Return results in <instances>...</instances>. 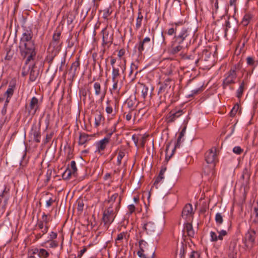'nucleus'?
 <instances>
[{"instance_id":"nucleus-1","label":"nucleus","mask_w":258,"mask_h":258,"mask_svg":"<svg viewBox=\"0 0 258 258\" xmlns=\"http://www.w3.org/2000/svg\"><path fill=\"white\" fill-rule=\"evenodd\" d=\"M33 32L30 28H23V32L19 44L20 53L23 58H26L25 64L33 60L36 55L35 41L33 40Z\"/></svg>"},{"instance_id":"nucleus-2","label":"nucleus","mask_w":258,"mask_h":258,"mask_svg":"<svg viewBox=\"0 0 258 258\" xmlns=\"http://www.w3.org/2000/svg\"><path fill=\"white\" fill-rule=\"evenodd\" d=\"M196 31L197 29L183 27L178 34L175 35L173 39H175L177 43H184L185 45L187 46L188 42L190 41Z\"/></svg>"},{"instance_id":"nucleus-3","label":"nucleus","mask_w":258,"mask_h":258,"mask_svg":"<svg viewBox=\"0 0 258 258\" xmlns=\"http://www.w3.org/2000/svg\"><path fill=\"white\" fill-rule=\"evenodd\" d=\"M140 250L137 254L141 258H154L155 252V246L152 244H149L144 240H141L139 242Z\"/></svg>"},{"instance_id":"nucleus-4","label":"nucleus","mask_w":258,"mask_h":258,"mask_svg":"<svg viewBox=\"0 0 258 258\" xmlns=\"http://www.w3.org/2000/svg\"><path fill=\"white\" fill-rule=\"evenodd\" d=\"M121 200V198L119 196L118 206L116 207L115 211L111 205L104 211L102 220L105 225H109L114 221L116 216V213L119 210Z\"/></svg>"},{"instance_id":"nucleus-5","label":"nucleus","mask_w":258,"mask_h":258,"mask_svg":"<svg viewBox=\"0 0 258 258\" xmlns=\"http://www.w3.org/2000/svg\"><path fill=\"white\" fill-rule=\"evenodd\" d=\"M236 69L237 67L235 66L225 75V78L223 79L222 84L224 89H225L228 86L235 83V80L237 77Z\"/></svg>"},{"instance_id":"nucleus-6","label":"nucleus","mask_w":258,"mask_h":258,"mask_svg":"<svg viewBox=\"0 0 258 258\" xmlns=\"http://www.w3.org/2000/svg\"><path fill=\"white\" fill-rule=\"evenodd\" d=\"M174 86V81L171 79L168 78L164 80L163 83L160 84L158 93L159 94L163 93H170L173 91Z\"/></svg>"},{"instance_id":"nucleus-7","label":"nucleus","mask_w":258,"mask_h":258,"mask_svg":"<svg viewBox=\"0 0 258 258\" xmlns=\"http://www.w3.org/2000/svg\"><path fill=\"white\" fill-rule=\"evenodd\" d=\"M224 26V35L226 37L228 33L235 34L238 30L237 23L235 20L230 21V19L225 21Z\"/></svg>"},{"instance_id":"nucleus-8","label":"nucleus","mask_w":258,"mask_h":258,"mask_svg":"<svg viewBox=\"0 0 258 258\" xmlns=\"http://www.w3.org/2000/svg\"><path fill=\"white\" fill-rule=\"evenodd\" d=\"M256 232L253 229H249L244 237L245 246L247 249H251L254 243Z\"/></svg>"},{"instance_id":"nucleus-9","label":"nucleus","mask_w":258,"mask_h":258,"mask_svg":"<svg viewBox=\"0 0 258 258\" xmlns=\"http://www.w3.org/2000/svg\"><path fill=\"white\" fill-rule=\"evenodd\" d=\"M183 113L182 109H173L166 115L165 121L167 123H172Z\"/></svg>"},{"instance_id":"nucleus-10","label":"nucleus","mask_w":258,"mask_h":258,"mask_svg":"<svg viewBox=\"0 0 258 258\" xmlns=\"http://www.w3.org/2000/svg\"><path fill=\"white\" fill-rule=\"evenodd\" d=\"M101 33L102 34V45L103 46L107 44L110 45L113 40V33L108 31L107 29V27L102 29Z\"/></svg>"},{"instance_id":"nucleus-11","label":"nucleus","mask_w":258,"mask_h":258,"mask_svg":"<svg viewBox=\"0 0 258 258\" xmlns=\"http://www.w3.org/2000/svg\"><path fill=\"white\" fill-rule=\"evenodd\" d=\"M123 60V63L120 62L118 65L117 67H113L112 73V80H118V78L120 77V74L119 73V69L120 68L122 73H124L126 69V59L124 58H122Z\"/></svg>"},{"instance_id":"nucleus-12","label":"nucleus","mask_w":258,"mask_h":258,"mask_svg":"<svg viewBox=\"0 0 258 258\" xmlns=\"http://www.w3.org/2000/svg\"><path fill=\"white\" fill-rule=\"evenodd\" d=\"M194 214L191 204H187L182 210L181 216L186 221H190L193 218Z\"/></svg>"},{"instance_id":"nucleus-13","label":"nucleus","mask_w":258,"mask_h":258,"mask_svg":"<svg viewBox=\"0 0 258 258\" xmlns=\"http://www.w3.org/2000/svg\"><path fill=\"white\" fill-rule=\"evenodd\" d=\"M216 151L217 149L215 148L214 151H213V149H211L206 152L205 154V161L208 164H215V162L217 160Z\"/></svg>"},{"instance_id":"nucleus-14","label":"nucleus","mask_w":258,"mask_h":258,"mask_svg":"<svg viewBox=\"0 0 258 258\" xmlns=\"http://www.w3.org/2000/svg\"><path fill=\"white\" fill-rule=\"evenodd\" d=\"M39 109L38 99L36 97H33L31 99L29 106H28V114L33 116L35 115L37 111Z\"/></svg>"},{"instance_id":"nucleus-15","label":"nucleus","mask_w":258,"mask_h":258,"mask_svg":"<svg viewBox=\"0 0 258 258\" xmlns=\"http://www.w3.org/2000/svg\"><path fill=\"white\" fill-rule=\"evenodd\" d=\"M184 43H177L175 42V40L171 42L170 47L168 48V53L172 55L177 54L183 48L186 47Z\"/></svg>"},{"instance_id":"nucleus-16","label":"nucleus","mask_w":258,"mask_h":258,"mask_svg":"<svg viewBox=\"0 0 258 258\" xmlns=\"http://www.w3.org/2000/svg\"><path fill=\"white\" fill-rule=\"evenodd\" d=\"M30 135L33 141L36 143H40L41 138L40 126H38L35 123L33 124Z\"/></svg>"},{"instance_id":"nucleus-17","label":"nucleus","mask_w":258,"mask_h":258,"mask_svg":"<svg viewBox=\"0 0 258 258\" xmlns=\"http://www.w3.org/2000/svg\"><path fill=\"white\" fill-rule=\"evenodd\" d=\"M151 39L149 37H145L143 40L139 43L138 50L140 54L146 50L148 51L151 47Z\"/></svg>"},{"instance_id":"nucleus-18","label":"nucleus","mask_w":258,"mask_h":258,"mask_svg":"<svg viewBox=\"0 0 258 258\" xmlns=\"http://www.w3.org/2000/svg\"><path fill=\"white\" fill-rule=\"evenodd\" d=\"M80 62L79 57L76 58V60L74 62L69 70V75L70 76V80L73 81L77 76V71L80 68Z\"/></svg>"},{"instance_id":"nucleus-19","label":"nucleus","mask_w":258,"mask_h":258,"mask_svg":"<svg viewBox=\"0 0 258 258\" xmlns=\"http://www.w3.org/2000/svg\"><path fill=\"white\" fill-rule=\"evenodd\" d=\"M219 235L213 231L210 232L211 241L213 242L217 241L218 240H222L223 239V236L227 234V232L226 230H221L218 231Z\"/></svg>"},{"instance_id":"nucleus-20","label":"nucleus","mask_w":258,"mask_h":258,"mask_svg":"<svg viewBox=\"0 0 258 258\" xmlns=\"http://www.w3.org/2000/svg\"><path fill=\"white\" fill-rule=\"evenodd\" d=\"M108 138H104L102 140H100L96 143L97 149L95 152L100 153L101 151H103L106 148L107 145L109 143Z\"/></svg>"},{"instance_id":"nucleus-21","label":"nucleus","mask_w":258,"mask_h":258,"mask_svg":"<svg viewBox=\"0 0 258 258\" xmlns=\"http://www.w3.org/2000/svg\"><path fill=\"white\" fill-rule=\"evenodd\" d=\"M141 87L142 88L141 92L142 97L144 99H146L148 97H149L150 98H151L153 88H151L150 90H149V87L143 84H141Z\"/></svg>"},{"instance_id":"nucleus-22","label":"nucleus","mask_w":258,"mask_h":258,"mask_svg":"<svg viewBox=\"0 0 258 258\" xmlns=\"http://www.w3.org/2000/svg\"><path fill=\"white\" fill-rule=\"evenodd\" d=\"M143 229L146 231L147 234H151L155 231L156 225L154 222L149 221L144 224Z\"/></svg>"},{"instance_id":"nucleus-23","label":"nucleus","mask_w":258,"mask_h":258,"mask_svg":"<svg viewBox=\"0 0 258 258\" xmlns=\"http://www.w3.org/2000/svg\"><path fill=\"white\" fill-rule=\"evenodd\" d=\"M155 43L160 45L162 47H165L167 45L164 32L162 31L160 34L157 35L155 38Z\"/></svg>"},{"instance_id":"nucleus-24","label":"nucleus","mask_w":258,"mask_h":258,"mask_svg":"<svg viewBox=\"0 0 258 258\" xmlns=\"http://www.w3.org/2000/svg\"><path fill=\"white\" fill-rule=\"evenodd\" d=\"M50 215H46L45 213H43L42 216V222L44 223V228L41 231V232L43 234H46L48 230L49 225L48 223L51 219L50 218Z\"/></svg>"},{"instance_id":"nucleus-25","label":"nucleus","mask_w":258,"mask_h":258,"mask_svg":"<svg viewBox=\"0 0 258 258\" xmlns=\"http://www.w3.org/2000/svg\"><path fill=\"white\" fill-rule=\"evenodd\" d=\"M39 74V71L38 70L35 66V64H34L31 67V69L30 72V76L29 80L31 82L35 81L37 78H38Z\"/></svg>"},{"instance_id":"nucleus-26","label":"nucleus","mask_w":258,"mask_h":258,"mask_svg":"<svg viewBox=\"0 0 258 258\" xmlns=\"http://www.w3.org/2000/svg\"><path fill=\"white\" fill-rule=\"evenodd\" d=\"M247 66L252 69V72L258 66V59H255L254 57L248 56L246 58Z\"/></svg>"},{"instance_id":"nucleus-27","label":"nucleus","mask_w":258,"mask_h":258,"mask_svg":"<svg viewBox=\"0 0 258 258\" xmlns=\"http://www.w3.org/2000/svg\"><path fill=\"white\" fill-rule=\"evenodd\" d=\"M183 231H185L189 237H193L195 233L193 230L192 225L189 222V221H187V222L184 224Z\"/></svg>"},{"instance_id":"nucleus-28","label":"nucleus","mask_w":258,"mask_h":258,"mask_svg":"<svg viewBox=\"0 0 258 258\" xmlns=\"http://www.w3.org/2000/svg\"><path fill=\"white\" fill-rule=\"evenodd\" d=\"M236 243L235 242H231L229 245L228 257H236L237 250L236 249Z\"/></svg>"},{"instance_id":"nucleus-29","label":"nucleus","mask_w":258,"mask_h":258,"mask_svg":"<svg viewBox=\"0 0 258 258\" xmlns=\"http://www.w3.org/2000/svg\"><path fill=\"white\" fill-rule=\"evenodd\" d=\"M16 88V84L15 83H10L8 86V88L6 92L5 93V96L7 98H11L14 94V90Z\"/></svg>"},{"instance_id":"nucleus-30","label":"nucleus","mask_w":258,"mask_h":258,"mask_svg":"<svg viewBox=\"0 0 258 258\" xmlns=\"http://www.w3.org/2000/svg\"><path fill=\"white\" fill-rule=\"evenodd\" d=\"M136 102L137 101L135 97H130L126 99L125 104L127 105L128 108L133 110L136 107Z\"/></svg>"},{"instance_id":"nucleus-31","label":"nucleus","mask_w":258,"mask_h":258,"mask_svg":"<svg viewBox=\"0 0 258 258\" xmlns=\"http://www.w3.org/2000/svg\"><path fill=\"white\" fill-rule=\"evenodd\" d=\"M252 18H253V15L250 12L245 13V14L244 15V16L242 20L241 24L244 26H247L248 25V24L249 23L250 21L252 19Z\"/></svg>"},{"instance_id":"nucleus-32","label":"nucleus","mask_w":258,"mask_h":258,"mask_svg":"<svg viewBox=\"0 0 258 258\" xmlns=\"http://www.w3.org/2000/svg\"><path fill=\"white\" fill-rule=\"evenodd\" d=\"M104 117L100 112H96L95 114V127L99 126L102 121L104 120Z\"/></svg>"},{"instance_id":"nucleus-33","label":"nucleus","mask_w":258,"mask_h":258,"mask_svg":"<svg viewBox=\"0 0 258 258\" xmlns=\"http://www.w3.org/2000/svg\"><path fill=\"white\" fill-rule=\"evenodd\" d=\"M36 251H37L36 255L38 256V258H47L49 256L48 252L45 249H36L34 251L36 252Z\"/></svg>"},{"instance_id":"nucleus-34","label":"nucleus","mask_w":258,"mask_h":258,"mask_svg":"<svg viewBox=\"0 0 258 258\" xmlns=\"http://www.w3.org/2000/svg\"><path fill=\"white\" fill-rule=\"evenodd\" d=\"M61 32L59 31H56L54 33L52 37V42L51 43V45H52L54 47H56L59 42Z\"/></svg>"},{"instance_id":"nucleus-35","label":"nucleus","mask_w":258,"mask_h":258,"mask_svg":"<svg viewBox=\"0 0 258 258\" xmlns=\"http://www.w3.org/2000/svg\"><path fill=\"white\" fill-rule=\"evenodd\" d=\"M89 140L90 139L88 135L85 133H81L79 136V145H83Z\"/></svg>"},{"instance_id":"nucleus-36","label":"nucleus","mask_w":258,"mask_h":258,"mask_svg":"<svg viewBox=\"0 0 258 258\" xmlns=\"http://www.w3.org/2000/svg\"><path fill=\"white\" fill-rule=\"evenodd\" d=\"M143 19V16L142 14L141 10L140 9L138 13V17L136 19V29L138 30L142 25V21Z\"/></svg>"},{"instance_id":"nucleus-37","label":"nucleus","mask_w":258,"mask_h":258,"mask_svg":"<svg viewBox=\"0 0 258 258\" xmlns=\"http://www.w3.org/2000/svg\"><path fill=\"white\" fill-rule=\"evenodd\" d=\"M43 246L49 248H56L58 245V242L56 240H48L44 243Z\"/></svg>"},{"instance_id":"nucleus-38","label":"nucleus","mask_w":258,"mask_h":258,"mask_svg":"<svg viewBox=\"0 0 258 258\" xmlns=\"http://www.w3.org/2000/svg\"><path fill=\"white\" fill-rule=\"evenodd\" d=\"M245 85V83L244 82V81L243 80L240 83L239 87L236 91V97L238 98H240L242 97L243 91H244Z\"/></svg>"},{"instance_id":"nucleus-39","label":"nucleus","mask_w":258,"mask_h":258,"mask_svg":"<svg viewBox=\"0 0 258 258\" xmlns=\"http://www.w3.org/2000/svg\"><path fill=\"white\" fill-rule=\"evenodd\" d=\"M250 177V173L248 170L247 169L245 168L243 171L242 174L241 175V178H242L243 180H245V183L247 184L248 183L249 179Z\"/></svg>"},{"instance_id":"nucleus-40","label":"nucleus","mask_w":258,"mask_h":258,"mask_svg":"<svg viewBox=\"0 0 258 258\" xmlns=\"http://www.w3.org/2000/svg\"><path fill=\"white\" fill-rule=\"evenodd\" d=\"M130 234L127 232H121L117 235V236L115 239V243L117 244L118 241H120L123 238L127 240L129 238Z\"/></svg>"},{"instance_id":"nucleus-41","label":"nucleus","mask_w":258,"mask_h":258,"mask_svg":"<svg viewBox=\"0 0 258 258\" xmlns=\"http://www.w3.org/2000/svg\"><path fill=\"white\" fill-rule=\"evenodd\" d=\"M68 167H69L70 169H71V172H72L73 175L76 177L77 176V172L78 170L76 162L75 161H72L70 165H68Z\"/></svg>"},{"instance_id":"nucleus-42","label":"nucleus","mask_w":258,"mask_h":258,"mask_svg":"<svg viewBox=\"0 0 258 258\" xmlns=\"http://www.w3.org/2000/svg\"><path fill=\"white\" fill-rule=\"evenodd\" d=\"M215 221L216 224L218 226L221 225L223 222V217L222 214L220 213H217L215 215Z\"/></svg>"},{"instance_id":"nucleus-43","label":"nucleus","mask_w":258,"mask_h":258,"mask_svg":"<svg viewBox=\"0 0 258 258\" xmlns=\"http://www.w3.org/2000/svg\"><path fill=\"white\" fill-rule=\"evenodd\" d=\"M95 93L96 96L101 94V85L99 82H95L93 85Z\"/></svg>"},{"instance_id":"nucleus-44","label":"nucleus","mask_w":258,"mask_h":258,"mask_svg":"<svg viewBox=\"0 0 258 258\" xmlns=\"http://www.w3.org/2000/svg\"><path fill=\"white\" fill-rule=\"evenodd\" d=\"M72 175H73V173L71 172V169H70L69 167H68L67 169L62 174V177L63 179L68 180L70 179Z\"/></svg>"},{"instance_id":"nucleus-45","label":"nucleus","mask_w":258,"mask_h":258,"mask_svg":"<svg viewBox=\"0 0 258 258\" xmlns=\"http://www.w3.org/2000/svg\"><path fill=\"white\" fill-rule=\"evenodd\" d=\"M107 106L105 110L108 114H111L113 112V109L111 104H113L110 100H107L106 102Z\"/></svg>"},{"instance_id":"nucleus-46","label":"nucleus","mask_w":258,"mask_h":258,"mask_svg":"<svg viewBox=\"0 0 258 258\" xmlns=\"http://www.w3.org/2000/svg\"><path fill=\"white\" fill-rule=\"evenodd\" d=\"M239 107H240L238 103L235 104L230 112V116H235V115L236 114V113L238 111Z\"/></svg>"},{"instance_id":"nucleus-47","label":"nucleus","mask_w":258,"mask_h":258,"mask_svg":"<svg viewBox=\"0 0 258 258\" xmlns=\"http://www.w3.org/2000/svg\"><path fill=\"white\" fill-rule=\"evenodd\" d=\"M14 52L11 50V49H7V54L5 57V59L7 60H10L12 59L13 56Z\"/></svg>"},{"instance_id":"nucleus-48","label":"nucleus","mask_w":258,"mask_h":258,"mask_svg":"<svg viewBox=\"0 0 258 258\" xmlns=\"http://www.w3.org/2000/svg\"><path fill=\"white\" fill-rule=\"evenodd\" d=\"M253 212L255 214V218L252 221V223L258 224V205L253 208Z\"/></svg>"},{"instance_id":"nucleus-49","label":"nucleus","mask_w":258,"mask_h":258,"mask_svg":"<svg viewBox=\"0 0 258 258\" xmlns=\"http://www.w3.org/2000/svg\"><path fill=\"white\" fill-rule=\"evenodd\" d=\"M84 206V204L82 200L80 199L77 201V210L78 211L82 212Z\"/></svg>"},{"instance_id":"nucleus-50","label":"nucleus","mask_w":258,"mask_h":258,"mask_svg":"<svg viewBox=\"0 0 258 258\" xmlns=\"http://www.w3.org/2000/svg\"><path fill=\"white\" fill-rule=\"evenodd\" d=\"M182 138V137H180V136H178V138H177V142L175 145V146H174V149H173L172 150V154L171 155V156L169 157V159L171 157V156L173 155V152H174V151L177 148H179L180 147V143H181V139Z\"/></svg>"},{"instance_id":"nucleus-51","label":"nucleus","mask_w":258,"mask_h":258,"mask_svg":"<svg viewBox=\"0 0 258 258\" xmlns=\"http://www.w3.org/2000/svg\"><path fill=\"white\" fill-rule=\"evenodd\" d=\"M124 156V153L122 151H120L118 153V154L117 155V165H120L121 162V160L123 158V157Z\"/></svg>"},{"instance_id":"nucleus-52","label":"nucleus","mask_w":258,"mask_h":258,"mask_svg":"<svg viewBox=\"0 0 258 258\" xmlns=\"http://www.w3.org/2000/svg\"><path fill=\"white\" fill-rule=\"evenodd\" d=\"M243 151V150L240 146L234 147L233 149V152L234 153L240 155Z\"/></svg>"},{"instance_id":"nucleus-53","label":"nucleus","mask_w":258,"mask_h":258,"mask_svg":"<svg viewBox=\"0 0 258 258\" xmlns=\"http://www.w3.org/2000/svg\"><path fill=\"white\" fill-rule=\"evenodd\" d=\"M118 194L117 193H115V194H113L109 198V199L108 200V203H111V202L114 203L116 201V200L118 198Z\"/></svg>"},{"instance_id":"nucleus-54","label":"nucleus","mask_w":258,"mask_h":258,"mask_svg":"<svg viewBox=\"0 0 258 258\" xmlns=\"http://www.w3.org/2000/svg\"><path fill=\"white\" fill-rule=\"evenodd\" d=\"M200 253L197 251H192L190 255L189 258H200Z\"/></svg>"},{"instance_id":"nucleus-55","label":"nucleus","mask_w":258,"mask_h":258,"mask_svg":"<svg viewBox=\"0 0 258 258\" xmlns=\"http://www.w3.org/2000/svg\"><path fill=\"white\" fill-rule=\"evenodd\" d=\"M54 135L53 132H51L49 134H47L45 138V140L44 141V144H46L50 141V140L52 139L53 136Z\"/></svg>"},{"instance_id":"nucleus-56","label":"nucleus","mask_w":258,"mask_h":258,"mask_svg":"<svg viewBox=\"0 0 258 258\" xmlns=\"http://www.w3.org/2000/svg\"><path fill=\"white\" fill-rule=\"evenodd\" d=\"M176 31V28L172 27L169 29L166 32V33L168 35L171 36L174 34H175Z\"/></svg>"},{"instance_id":"nucleus-57","label":"nucleus","mask_w":258,"mask_h":258,"mask_svg":"<svg viewBox=\"0 0 258 258\" xmlns=\"http://www.w3.org/2000/svg\"><path fill=\"white\" fill-rule=\"evenodd\" d=\"M111 13V12H110L109 9H107L104 10L103 18L104 19H107V18L110 15Z\"/></svg>"},{"instance_id":"nucleus-58","label":"nucleus","mask_w":258,"mask_h":258,"mask_svg":"<svg viewBox=\"0 0 258 258\" xmlns=\"http://www.w3.org/2000/svg\"><path fill=\"white\" fill-rule=\"evenodd\" d=\"M202 90V86L200 87L198 89H194L192 90V93L191 94L189 95V96H192L194 95L198 94V93H199V92H201Z\"/></svg>"},{"instance_id":"nucleus-59","label":"nucleus","mask_w":258,"mask_h":258,"mask_svg":"<svg viewBox=\"0 0 258 258\" xmlns=\"http://www.w3.org/2000/svg\"><path fill=\"white\" fill-rule=\"evenodd\" d=\"M57 233L52 231V232H51V233L49 234L48 240H54V239H56L57 238Z\"/></svg>"},{"instance_id":"nucleus-60","label":"nucleus","mask_w":258,"mask_h":258,"mask_svg":"<svg viewBox=\"0 0 258 258\" xmlns=\"http://www.w3.org/2000/svg\"><path fill=\"white\" fill-rule=\"evenodd\" d=\"M131 69L132 70V71H134V72H135V76L138 73V71H137L138 66L136 65L135 63H132L131 64Z\"/></svg>"},{"instance_id":"nucleus-61","label":"nucleus","mask_w":258,"mask_h":258,"mask_svg":"<svg viewBox=\"0 0 258 258\" xmlns=\"http://www.w3.org/2000/svg\"><path fill=\"white\" fill-rule=\"evenodd\" d=\"M36 225L40 229L42 230L44 228L45 224L42 222L41 220H38Z\"/></svg>"},{"instance_id":"nucleus-62","label":"nucleus","mask_w":258,"mask_h":258,"mask_svg":"<svg viewBox=\"0 0 258 258\" xmlns=\"http://www.w3.org/2000/svg\"><path fill=\"white\" fill-rule=\"evenodd\" d=\"M166 170V168L165 167H162L160 171L159 174L158 175L159 177H161L162 179L164 178V174Z\"/></svg>"},{"instance_id":"nucleus-63","label":"nucleus","mask_w":258,"mask_h":258,"mask_svg":"<svg viewBox=\"0 0 258 258\" xmlns=\"http://www.w3.org/2000/svg\"><path fill=\"white\" fill-rule=\"evenodd\" d=\"M55 202L54 200H53L52 198H50L48 200H47L46 202V205L47 207H49L51 206L52 204Z\"/></svg>"},{"instance_id":"nucleus-64","label":"nucleus","mask_w":258,"mask_h":258,"mask_svg":"<svg viewBox=\"0 0 258 258\" xmlns=\"http://www.w3.org/2000/svg\"><path fill=\"white\" fill-rule=\"evenodd\" d=\"M125 53V50L123 49H121L119 50L117 56L119 58V59H121L122 56Z\"/></svg>"}]
</instances>
